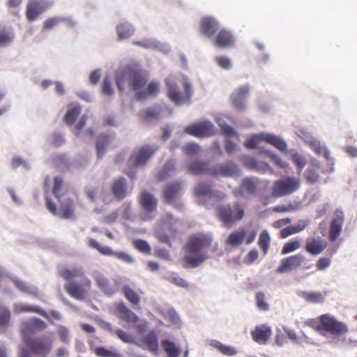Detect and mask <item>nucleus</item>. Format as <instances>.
<instances>
[{
    "instance_id": "obj_1",
    "label": "nucleus",
    "mask_w": 357,
    "mask_h": 357,
    "mask_svg": "<svg viewBox=\"0 0 357 357\" xmlns=\"http://www.w3.org/2000/svg\"><path fill=\"white\" fill-rule=\"evenodd\" d=\"M149 79L145 70L137 63H130L116 73V83L119 91H123L126 86L135 91L136 98L143 100L155 96L160 89L159 83L151 82L146 90L142 89L145 86Z\"/></svg>"
},
{
    "instance_id": "obj_2",
    "label": "nucleus",
    "mask_w": 357,
    "mask_h": 357,
    "mask_svg": "<svg viewBox=\"0 0 357 357\" xmlns=\"http://www.w3.org/2000/svg\"><path fill=\"white\" fill-rule=\"evenodd\" d=\"M195 195L199 198V202H203L207 208L212 207L218 209L219 219L227 226L229 227L236 220H239L244 216L243 206L236 202L232 206H220V202L225 199V195L221 192L211 190L209 185L204 183H199L195 188Z\"/></svg>"
},
{
    "instance_id": "obj_3",
    "label": "nucleus",
    "mask_w": 357,
    "mask_h": 357,
    "mask_svg": "<svg viewBox=\"0 0 357 357\" xmlns=\"http://www.w3.org/2000/svg\"><path fill=\"white\" fill-rule=\"evenodd\" d=\"M211 241V238L207 235L197 234L192 236L187 245L189 255L183 257V266L185 268H195L206 260L208 254L206 252H204V250L209 247Z\"/></svg>"
},
{
    "instance_id": "obj_4",
    "label": "nucleus",
    "mask_w": 357,
    "mask_h": 357,
    "mask_svg": "<svg viewBox=\"0 0 357 357\" xmlns=\"http://www.w3.org/2000/svg\"><path fill=\"white\" fill-rule=\"evenodd\" d=\"M63 188V178L60 176H55L53 179L52 193L61 203V209L58 211L55 204L49 198L46 199V206L54 215L68 220L73 217V211L71 207L73 200L64 194Z\"/></svg>"
},
{
    "instance_id": "obj_5",
    "label": "nucleus",
    "mask_w": 357,
    "mask_h": 357,
    "mask_svg": "<svg viewBox=\"0 0 357 357\" xmlns=\"http://www.w3.org/2000/svg\"><path fill=\"white\" fill-rule=\"evenodd\" d=\"M61 274L66 279L81 278V284L68 281L65 284L64 287L67 292L74 298L77 300L83 299L86 291L90 288L91 281L84 275L82 267L77 266L72 269H66Z\"/></svg>"
},
{
    "instance_id": "obj_6",
    "label": "nucleus",
    "mask_w": 357,
    "mask_h": 357,
    "mask_svg": "<svg viewBox=\"0 0 357 357\" xmlns=\"http://www.w3.org/2000/svg\"><path fill=\"white\" fill-rule=\"evenodd\" d=\"M167 95L176 105L188 103L192 95L191 84L187 78L176 80L169 77L166 79Z\"/></svg>"
},
{
    "instance_id": "obj_7",
    "label": "nucleus",
    "mask_w": 357,
    "mask_h": 357,
    "mask_svg": "<svg viewBox=\"0 0 357 357\" xmlns=\"http://www.w3.org/2000/svg\"><path fill=\"white\" fill-rule=\"evenodd\" d=\"M263 141L267 142L268 143L273 145L282 152L287 153V144L284 139L278 136L266 132H261L252 135L247 142H245V146L248 149H255Z\"/></svg>"
},
{
    "instance_id": "obj_8",
    "label": "nucleus",
    "mask_w": 357,
    "mask_h": 357,
    "mask_svg": "<svg viewBox=\"0 0 357 357\" xmlns=\"http://www.w3.org/2000/svg\"><path fill=\"white\" fill-rule=\"evenodd\" d=\"M300 187L299 178L293 176L284 177L273 183L272 195L275 197L287 196L295 192Z\"/></svg>"
},
{
    "instance_id": "obj_9",
    "label": "nucleus",
    "mask_w": 357,
    "mask_h": 357,
    "mask_svg": "<svg viewBox=\"0 0 357 357\" xmlns=\"http://www.w3.org/2000/svg\"><path fill=\"white\" fill-rule=\"evenodd\" d=\"M317 328L320 331H324L333 335H343L348 331L344 323L338 321L334 317L328 314L320 317V323Z\"/></svg>"
},
{
    "instance_id": "obj_10",
    "label": "nucleus",
    "mask_w": 357,
    "mask_h": 357,
    "mask_svg": "<svg viewBox=\"0 0 357 357\" xmlns=\"http://www.w3.org/2000/svg\"><path fill=\"white\" fill-rule=\"evenodd\" d=\"M158 149L157 146L144 145L132 154L128 160V165L134 168L144 167Z\"/></svg>"
},
{
    "instance_id": "obj_11",
    "label": "nucleus",
    "mask_w": 357,
    "mask_h": 357,
    "mask_svg": "<svg viewBox=\"0 0 357 357\" xmlns=\"http://www.w3.org/2000/svg\"><path fill=\"white\" fill-rule=\"evenodd\" d=\"M185 132L196 137H209L215 134V128L210 121L205 120L187 126Z\"/></svg>"
},
{
    "instance_id": "obj_12",
    "label": "nucleus",
    "mask_w": 357,
    "mask_h": 357,
    "mask_svg": "<svg viewBox=\"0 0 357 357\" xmlns=\"http://www.w3.org/2000/svg\"><path fill=\"white\" fill-rule=\"evenodd\" d=\"M211 174L215 177L237 178L241 176V170L233 161L217 164L211 169Z\"/></svg>"
},
{
    "instance_id": "obj_13",
    "label": "nucleus",
    "mask_w": 357,
    "mask_h": 357,
    "mask_svg": "<svg viewBox=\"0 0 357 357\" xmlns=\"http://www.w3.org/2000/svg\"><path fill=\"white\" fill-rule=\"evenodd\" d=\"M264 183H268V181H264L255 176L245 177L238 188L234 190L233 193L236 195L245 196L246 195H255L261 188Z\"/></svg>"
},
{
    "instance_id": "obj_14",
    "label": "nucleus",
    "mask_w": 357,
    "mask_h": 357,
    "mask_svg": "<svg viewBox=\"0 0 357 357\" xmlns=\"http://www.w3.org/2000/svg\"><path fill=\"white\" fill-rule=\"evenodd\" d=\"M46 327V324L37 317L31 318L22 322L21 333L24 343H30V341L33 340L31 335L45 329Z\"/></svg>"
},
{
    "instance_id": "obj_15",
    "label": "nucleus",
    "mask_w": 357,
    "mask_h": 357,
    "mask_svg": "<svg viewBox=\"0 0 357 357\" xmlns=\"http://www.w3.org/2000/svg\"><path fill=\"white\" fill-rule=\"evenodd\" d=\"M52 3L46 0H29L26 8V17L29 22L37 20L40 15L51 7Z\"/></svg>"
},
{
    "instance_id": "obj_16",
    "label": "nucleus",
    "mask_w": 357,
    "mask_h": 357,
    "mask_svg": "<svg viewBox=\"0 0 357 357\" xmlns=\"http://www.w3.org/2000/svg\"><path fill=\"white\" fill-rule=\"evenodd\" d=\"M239 160L245 167L250 169V170L260 173H274V170L269 166L268 163L262 161H258L251 156L245 155H241L239 157Z\"/></svg>"
},
{
    "instance_id": "obj_17",
    "label": "nucleus",
    "mask_w": 357,
    "mask_h": 357,
    "mask_svg": "<svg viewBox=\"0 0 357 357\" xmlns=\"http://www.w3.org/2000/svg\"><path fill=\"white\" fill-rule=\"evenodd\" d=\"M139 202L143 208L148 213L144 220H149L154 218L157 208V200L153 195L146 192L142 191L139 197Z\"/></svg>"
},
{
    "instance_id": "obj_18",
    "label": "nucleus",
    "mask_w": 357,
    "mask_h": 357,
    "mask_svg": "<svg viewBox=\"0 0 357 357\" xmlns=\"http://www.w3.org/2000/svg\"><path fill=\"white\" fill-rule=\"evenodd\" d=\"M132 43L148 50H156L165 54H169L171 47L169 44L160 43L154 38H144L141 40H133Z\"/></svg>"
},
{
    "instance_id": "obj_19",
    "label": "nucleus",
    "mask_w": 357,
    "mask_h": 357,
    "mask_svg": "<svg viewBox=\"0 0 357 357\" xmlns=\"http://www.w3.org/2000/svg\"><path fill=\"white\" fill-rule=\"evenodd\" d=\"M249 92L248 85H243L236 89L231 96V103L236 109L243 111L245 109V100Z\"/></svg>"
},
{
    "instance_id": "obj_20",
    "label": "nucleus",
    "mask_w": 357,
    "mask_h": 357,
    "mask_svg": "<svg viewBox=\"0 0 357 357\" xmlns=\"http://www.w3.org/2000/svg\"><path fill=\"white\" fill-rule=\"evenodd\" d=\"M327 241L319 236L308 238L306 241L305 250L312 255L321 254L327 247Z\"/></svg>"
},
{
    "instance_id": "obj_21",
    "label": "nucleus",
    "mask_w": 357,
    "mask_h": 357,
    "mask_svg": "<svg viewBox=\"0 0 357 357\" xmlns=\"http://www.w3.org/2000/svg\"><path fill=\"white\" fill-rule=\"evenodd\" d=\"M303 259V256L300 254L287 257L281 261V265L278 268L277 272L284 273L292 271L300 266Z\"/></svg>"
},
{
    "instance_id": "obj_22",
    "label": "nucleus",
    "mask_w": 357,
    "mask_h": 357,
    "mask_svg": "<svg viewBox=\"0 0 357 357\" xmlns=\"http://www.w3.org/2000/svg\"><path fill=\"white\" fill-rule=\"evenodd\" d=\"M298 137L302 139L306 144H308L310 147L319 155L323 154L326 159L329 157L328 152L325 150V147L321 146V142L310 133L305 131H300L298 134Z\"/></svg>"
},
{
    "instance_id": "obj_23",
    "label": "nucleus",
    "mask_w": 357,
    "mask_h": 357,
    "mask_svg": "<svg viewBox=\"0 0 357 357\" xmlns=\"http://www.w3.org/2000/svg\"><path fill=\"white\" fill-rule=\"evenodd\" d=\"M114 139L115 136L113 133H103L98 136L96 142V151L98 158L103 157L107 150L112 146Z\"/></svg>"
},
{
    "instance_id": "obj_24",
    "label": "nucleus",
    "mask_w": 357,
    "mask_h": 357,
    "mask_svg": "<svg viewBox=\"0 0 357 357\" xmlns=\"http://www.w3.org/2000/svg\"><path fill=\"white\" fill-rule=\"evenodd\" d=\"M344 213L342 211L337 210L331 225V240L335 241L342 231L344 222Z\"/></svg>"
},
{
    "instance_id": "obj_25",
    "label": "nucleus",
    "mask_w": 357,
    "mask_h": 357,
    "mask_svg": "<svg viewBox=\"0 0 357 357\" xmlns=\"http://www.w3.org/2000/svg\"><path fill=\"white\" fill-rule=\"evenodd\" d=\"M272 333L271 328L265 325L257 326L251 333L252 337L255 342L259 344H264L271 337Z\"/></svg>"
},
{
    "instance_id": "obj_26",
    "label": "nucleus",
    "mask_w": 357,
    "mask_h": 357,
    "mask_svg": "<svg viewBox=\"0 0 357 357\" xmlns=\"http://www.w3.org/2000/svg\"><path fill=\"white\" fill-rule=\"evenodd\" d=\"M214 120L220 127L222 135L228 137L238 136L235 130L227 123V120L229 121H232L230 116L223 114H216L215 115Z\"/></svg>"
},
{
    "instance_id": "obj_27",
    "label": "nucleus",
    "mask_w": 357,
    "mask_h": 357,
    "mask_svg": "<svg viewBox=\"0 0 357 357\" xmlns=\"http://www.w3.org/2000/svg\"><path fill=\"white\" fill-rule=\"evenodd\" d=\"M35 353L41 355L47 354L52 349V341L50 340H34L30 341V343H26Z\"/></svg>"
},
{
    "instance_id": "obj_28",
    "label": "nucleus",
    "mask_w": 357,
    "mask_h": 357,
    "mask_svg": "<svg viewBox=\"0 0 357 357\" xmlns=\"http://www.w3.org/2000/svg\"><path fill=\"white\" fill-rule=\"evenodd\" d=\"M246 231L243 228H238L231 232L225 241V245L231 248H238L245 239Z\"/></svg>"
},
{
    "instance_id": "obj_29",
    "label": "nucleus",
    "mask_w": 357,
    "mask_h": 357,
    "mask_svg": "<svg viewBox=\"0 0 357 357\" xmlns=\"http://www.w3.org/2000/svg\"><path fill=\"white\" fill-rule=\"evenodd\" d=\"M181 192L180 183L174 182L168 184L164 190V197L167 202L173 203L178 199Z\"/></svg>"
},
{
    "instance_id": "obj_30",
    "label": "nucleus",
    "mask_w": 357,
    "mask_h": 357,
    "mask_svg": "<svg viewBox=\"0 0 357 357\" xmlns=\"http://www.w3.org/2000/svg\"><path fill=\"white\" fill-rule=\"evenodd\" d=\"M138 346L143 349H148L152 353L156 354L158 349V342L156 335L153 332H151L144 335L142 339L141 344Z\"/></svg>"
},
{
    "instance_id": "obj_31",
    "label": "nucleus",
    "mask_w": 357,
    "mask_h": 357,
    "mask_svg": "<svg viewBox=\"0 0 357 357\" xmlns=\"http://www.w3.org/2000/svg\"><path fill=\"white\" fill-rule=\"evenodd\" d=\"M164 224V229H169L172 232H177L182 228L183 222L178 218H174L171 214H165L162 220Z\"/></svg>"
},
{
    "instance_id": "obj_32",
    "label": "nucleus",
    "mask_w": 357,
    "mask_h": 357,
    "mask_svg": "<svg viewBox=\"0 0 357 357\" xmlns=\"http://www.w3.org/2000/svg\"><path fill=\"white\" fill-rule=\"evenodd\" d=\"M14 311L17 314L22 312H36L45 318H49L48 314L42 308L24 303H15L14 305Z\"/></svg>"
},
{
    "instance_id": "obj_33",
    "label": "nucleus",
    "mask_w": 357,
    "mask_h": 357,
    "mask_svg": "<svg viewBox=\"0 0 357 357\" xmlns=\"http://www.w3.org/2000/svg\"><path fill=\"white\" fill-rule=\"evenodd\" d=\"M112 192L114 195L119 200L123 199L127 195L126 180L123 178H119L112 185Z\"/></svg>"
},
{
    "instance_id": "obj_34",
    "label": "nucleus",
    "mask_w": 357,
    "mask_h": 357,
    "mask_svg": "<svg viewBox=\"0 0 357 357\" xmlns=\"http://www.w3.org/2000/svg\"><path fill=\"white\" fill-rule=\"evenodd\" d=\"M218 25V23L214 18L210 17H204L201 25L202 31L204 34L211 36L215 33Z\"/></svg>"
},
{
    "instance_id": "obj_35",
    "label": "nucleus",
    "mask_w": 357,
    "mask_h": 357,
    "mask_svg": "<svg viewBox=\"0 0 357 357\" xmlns=\"http://www.w3.org/2000/svg\"><path fill=\"white\" fill-rule=\"evenodd\" d=\"M308 225V222L304 220H301L296 225L287 227L280 231L282 238H287L290 235L297 234L303 231Z\"/></svg>"
},
{
    "instance_id": "obj_36",
    "label": "nucleus",
    "mask_w": 357,
    "mask_h": 357,
    "mask_svg": "<svg viewBox=\"0 0 357 357\" xmlns=\"http://www.w3.org/2000/svg\"><path fill=\"white\" fill-rule=\"evenodd\" d=\"M116 31L119 40H123L130 38L135 32L133 26L128 23H121L116 25Z\"/></svg>"
},
{
    "instance_id": "obj_37",
    "label": "nucleus",
    "mask_w": 357,
    "mask_h": 357,
    "mask_svg": "<svg viewBox=\"0 0 357 357\" xmlns=\"http://www.w3.org/2000/svg\"><path fill=\"white\" fill-rule=\"evenodd\" d=\"M211 169L206 162L196 160L190 163L188 168V172L192 174H211Z\"/></svg>"
},
{
    "instance_id": "obj_38",
    "label": "nucleus",
    "mask_w": 357,
    "mask_h": 357,
    "mask_svg": "<svg viewBox=\"0 0 357 357\" xmlns=\"http://www.w3.org/2000/svg\"><path fill=\"white\" fill-rule=\"evenodd\" d=\"M81 112V106L77 103L71 104L68 106L64 121L68 125H72Z\"/></svg>"
},
{
    "instance_id": "obj_39",
    "label": "nucleus",
    "mask_w": 357,
    "mask_h": 357,
    "mask_svg": "<svg viewBox=\"0 0 357 357\" xmlns=\"http://www.w3.org/2000/svg\"><path fill=\"white\" fill-rule=\"evenodd\" d=\"M15 38V33L10 27L0 29V47L9 45Z\"/></svg>"
},
{
    "instance_id": "obj_40",
    "label": "nucleus",
    "mask_w": 357,
    "mask_h": 357,
    "mask_svg": "<svg viewBox=\"0 0 357 357\" xmlns=\"http://www.w3.org/2000/svg\"><path fill=\"white\" fill-rule=\"evenodd\" d=\"M234 38L231 33L225 30L221 31L215 38V44L219 47H229L234 43Z\"/></svg>"
},
{
    "instance_id": "obj_41",
    "label": "nucleus",
    "mask_w": 357,
    "mask_h": 357,
    "mask_svg": "<svg viewBox=\"0 0 357 357\" xmlns=\"http://www.w3.org/2000/svg\"><path fill=\"white\" fill-rule=\"evenodd\" d=\"M162 347L167 357H178L181 352V348L178 346L167 340L162 342Z\"/></svg>"
},
{
    "instance_id": "obj_42",
    "label": "nucleus",
    "mask_w": 357,
    "mask_h": 357,
    "mask_svg": "<svg viewBox=\"0 0 357 357\" xmlns=\"http://www.w3.org/2000/svg\"><path fill=\"white\" fill-rule=\"evenodd\" d=\"M119 313L120 318L128 323H135L138 320L137 316L123 304L119 305Z\"/></svg>"
},
{
    "instance_id": "obj_43",
    "label": "nucleus",
    "mask_w": 357,
    "mask_h": 357,
    "mask_svg": "<svg viewBox=\"0 0 357 357\" xmlns=\"http://www.w3.org/2000/svg\"><path fill=\"white\" fill-rule=\"evenodd\" d=\"M86 119V116L85 115L82 116V118L78 121V123L75 126L73 131L77 137H84L85 135L90 136V137H91L93 135V130L91 128H87L83 133H82L80 132L81 129L85 125Z\"/></svg>"
},
{
    "instance_id": "obj_44",
    "label": "nucleus",
    "mask_w": 357,
    "mask_h": 357,
    "mask_svg": "<svg viewBox=\"0 0 357 357\" xmlns=\"http://www.w3.org/2000/svg\"><path fill=\"white\" fill-rule=\"evenodd\" d=\"M211 345L218 349L222 354L228 356H235L238 351L236 349L231 346L225 345L221 342L214 340L211 342Z\"/></svg>"
},
{
    "instance_id": "obj_45",
    "label": "nucleus",
    "mask_w": 357,
    "mask_h": 357,
    "mask_svg": "<svg viewBox=\"0 0 357 357\" xmlns=\"http://www.w3.org/2000/svg\"><path fill=\"white\" fill-rule=\"evenodd\" d=\"M175 164L176 162L173 160H169L166 162L164 167L160 172V180L163 181L175 173Z\"/></svg>"
},
{
    "instance_id": "obj_46",
    "label": "nucleus",
    "mask_w": 357,
    "mask_h": 357,
    "mask_svg": "<svg viewBox=\"0 0 357 357\" xmlns=\"http://www.w3.org/2000/svg\"><path fill=\"white\" fill-rule=\"evenodd\" d=\"M255 304L258 310L267 312L270 310V305L266 301V295L262 291L255 294Z\"/></svg>"
},
{
    "instance_id": "obj_47",
    "label": "nucleus",
    "mask_w": 357,
    "mask_h": 357,
    "mask_svg": "<svg viewBox=\"0 0 357 357\" xmlns=\"http://www.w3.org/2000/svg\"><path fill=\"white\" fill-rule=\"evenodd\" d=\"M270 241L271 238L268 231L264 230L259 235L258 244L263 250L264 255L268 253Z\"/></svg>"
},
{
    "instance_id": "obj_48",
    "label": "nucleus",
    "mask_w": 357,
    "mask_h": 357,
    "mask_svg": "<svg viewBox=\"0 0 357 357\" xmlns=\"http://www.w3.org/2000/svg\"><path fill=\"white\" fill-rule=\"evenodd\" d=\"M88 245L90 248L97 250L102 255H109L112 254V249L107 246H102L95 239L89 238Z\"/></svg>"
},
{
    "instance_id": "obj_49",
    "label": "nucleus",
    "mask_w": 357,
    "mask_h": 357,
    "mask_svg": "<svg viewBox=\"0 0 357 357\" xmlns=\"http://www.w3.org/2000/svg\"><path fill=\"white\" fill-rule=\"evenodd\" d=\"M115 335L123 342L128 343V344H132L138 345V343L137 342L135 337L127 333L126 331H124L120 328L116 329L114 332Z\"/></svg>"
},
{
    "instance_id": "obj_50",
    "label": "nucleus",
    "mask_w": 357,
    "mask_h": 357,
    "mask_svg": "<svg viewBox=\"0 0 357 357\" xmlns=\"http://www.w3.org/2000/svg\"><path fill=\"white\" fill-rule=\"evenodd\" d=\"M183 151L190 156L197 155L201 151L200 146L195 142H190L183 146Z\"/></svg>"
},
{
    "instance_id": "obj_51",
    "label": "nucleus",
    "mask_w": 357,
    "mask_h": 357,
    "mask_svg": "<svg viewBox=\"0 0 357 357\" xmlns=\"http://www.w3.org/2000/svg\"><path fill=\"white\" fill-rule=\"evenodd\" d=\"M120 215L123 220L132 221L134 220V215L131 210L130 204L125 203L119 209Z\"/></svg>"
},
{
    "instance_id": "obj_52",
    "label": "nucleus",
    "mask_w": 357,
    "mask_h": 357,
    "mask_svg": "<svg viewBox=\"0 0 357 357\" xmlns=\"http://www.w3.org/2000/svg\"><path fill=\"white\" fill-rule=\"evenodd\" d=\"M123 293L126 299L134 305H138L139 297L132 289L128 287L123 288Z\"/></svg>"
},
{
    "instance_id": "obj_53",
    "label": "nucleus",
    "mask_w": 357,
    "mask_h": 357,
    "mask_svg": "<svg viewBox=\"0 0 357 357\" xmlns=\"http://www.w3.org/2000/svg\"><path fill=\"white\" fill-rule=\"evenodd\" d=\"M160 113V109L157 106L150 107L141 113V116L144 120H149L156 118Z\"/></svg>"
},
{
    "instance_id": "obj_54",
    "label": "nucleus",
    "mask_w": 357,
    "mask_h": 357,
    "mask_svg": "<svg viewBox=\"0 0 357 357\" xmlns=\"http://www.w3.org/2000/svg\"><path fill=\"white\" fill-rule=\"evenodd\" d=\"M301 246L300 240L292 241L284 244L282 250V255H287L298 250Z\"/></svg>"
},
{
    "instance_id": "obj_55",
    "label": "nucleus",
    "mask_w": 357,
    "mask_h": 357,
    "mask_svg": "<svg viewBox=\"0 0 357 357\" xmlns=\"http://www.w3.org/2000/svg\"><path fill=\"white\" fill-rule=\"evenodd\" d=\"M96 280L99 287L101 288L107 294L110 295L112 294V291H110L109 287V281L104 275L97 274L96 275Z\"/></svg>"
},
{
    "instance_id": "obj_56",
    "label": "nucleus",
    "mask_w": 357,
    "mask_h": 357,
    "mask_svg": "<svg viewBox=\"0 0 357 357\" xmlns=\"http://www.w3.org/2000/svg\"><path fill=\"white\" fill-rule=\"evenodd\" d=\"M58 335L60 340L64 343H69L70 341V335L69 329L64 326L59 325L57 327Z\"/></svg>"
},
{
    "instance_id": "obj_57",
    "label": "nucleus",
    "mask_w": 357,
    "mask_h": 357,
    "mask_svg": "<svg viewBox=\"0 0 357 357\" xmlns=\"http://www.w3.org/2000/svg\"><path fill=\"white\" fill-rule=\"evenodd\" d=\"M10 319V312L6 307H0V326L6 327Z\"/></svg>"
},
{
    "instance_id": "obj_58",
    "label": "nucleus",
    "mask_w": 357,
    "mask_h": 357,
    "mask_svg": "<svg viewBox=\"0 0 357 357\" xmlns=\"http://www.w3.org/2000/svg\"><path fill=\"white\" fill-rule=\"evenodd\" d=\"M109 256H114L122 261L128 264H133L135 261L133 257L131 255L123 252H114L112 250V254Z\"/></svg>"
},
{
    "instance_id": "obj_59",
    "label": "nucleus",
    "mask_w": 357,
    "mask_h": 357,
    "mask_svg": "<svg viewBox=\"0 0 357 357\" xmlns=\"http://www.w3.org/2000/svg\"><path fill=\"white\" fill-rule=\"evenodd\" d=\"M261 151L262 153H266L268 156V158L280 167H286V163L283 162L276 153L264 149H261Z\"/></svg>"
},
{
    "instance_id": "obj_60",
    "label": "nucleus",
    "mask_w": 357,
    "mask_h": 357,
    "mask_svg": "<svg viewBox=\"0 0 357 357\" xmlns=\"http://www.w3.org/2000/svg\"><path fill=\"white\" fill-rule=\"evenodd\" d=\"M49 141L50 144L56 146H61L65 143L63 135L59 132L52 133L50 137Z\"/></svg>"
},
{
    "instance_id": "obj_61",
    "label": "nucleus",
    "mask_w": 357,
    "mask_h": 357,
    "mask_svg": "<svg viewBox=\"0 0 357 357\" xmlns=\"http://www.w3.org/2000/svg\"><path fill=\"white\" fill-rule=\"evenodd\" d=\"M305 298L310 302L319 303L324 301V297L321 293H305Z\"/></svg>"
},
{
    "instance_id": "obj_62",
    "label": "nucleus",
    "mask_w": 357,
    "mask_h": 357,
    "mask_svg": "<svg viewBox=\"0 0 357 357\" xmlns=\"http://www.w3.org/2000/svg\"><path fill=\"white\" fill-rule=\"evenodd\" d=\"M291 158H292L293 161L295 162V164L299 167V172H301L306 164L303 156L301 154H299L298 152L293 151Z\"/></svg>"
},
{
    "instance_id": "obj_63",
    "label": "nucleus",
    "mask_w": 357,
    "mask_h": 357,
    "mask_svg": "<svg viewBox=\"0 0 357 357\" xmlns=\"http://www.w3.org/2000/svg\"><path fill=\"white\" fill-rule=\"evenodd\" d=\"M61 23L60 17H54L47 19L43 24V30H50L53 27Z\"/></svg>"
},
{
    "instance_id": "obj_64",
    "label": "nucleus",
    "mask_w": 357,
    "mask_h": 357,
    "mask_svg": "<svg viewBox=\"0 0 357 357\" xmlns=\"http://www.w3.org/2000/svg\"><path fill=\"white\" fill-rule=\"evenodd\" d=\"M96 353L98 356L103 357H120L119 354L114 351L107 350L103 347L96 348Z\"/></svg>"
}]
</instances>
